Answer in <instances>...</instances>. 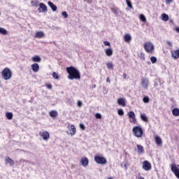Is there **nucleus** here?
I'll list each match as a JSON object with an SVG mask.
<instances>
[{"label": "nucleus", "mask_w": 179, "mask_h": 179, "mask_svg": "<svg viewBox=\"0 0 179 179\" xmlns=\"http://www.w3.org/2000/svg\"><path fill=\"white\" fill-rule=\"evenodd\" d=\"M166 44L167 45H169V47H173V43L171 42H170L169 41H166Z\"/></svg>", "instance_id": "45"}, {"label": "nucleus", "mask_w": 179, "mask_h": 179, "mask_svg": "<svg viewBox=\"0 0 179 179\" xmlns=\"http://www.w3.org/2000/svg\"><path fill=\"white\" fill-rule=\"evenodd\" d=\"M162 20L164 22H167L169 20V15L166 14V13H163L162 15Z\"/></svg>", "instance_id": "29"}, {"label": "nucleus", "mask_w": 179, "mask_h": 179, "mask_svg": "<svg viewBox=\"0 0 179 179\" xmlns=\"http://www.w3.org/2000/svg\"><path fill=\"white\" fill-rule=\"evenodd\" d=\"M31 68L33 72H38V71H40V65L37 63L31 64Z\"/></svg>", "instance_id": "13"}, {"label": "nucleus", "mask_w": 179, "mask_h": 179, "mask_svg": "<svg viewBox=\"0 0 179 179\" xmlns=\"http://www.w3.org/2000/svg\"><path fill=\"white\" fill-rule=\"evenodd\" d=\"M140 117H141V120H142V121H143L144 122H148V116H146V114L141 113Z\"/></svg>", "instance_id": "27"}, {"label": "nucleus", "mask_w": 179, "mask_h": 179, "mask_svg": "<svg viewBox=\"0 0 179 179\" xmlns=\"http://www.w3.org/2000/svg\"><path fill=\"white\" fill-rule=\"evenodd\" d=\"M52 76L54 79H57V80L58 79H59V76H58V74L56 72L52 73Z\"/></svg>", "instance_id": "37"}, {"label": "nucleus", "mask_w": 179, "mask_h": 179, "mask_svg": "<svg viewBox=\"0 0 179 179\" xmlns=\"http://www.w3.org/2000/svg\"><path fill=\"white\" fill-rule=\"evenodd\" d=\"M124 40L125 43H131V41L132 40V36H131V34H126L124 36Z\"/></svg>", "instance_id": "18"}, {"label": "nucleus", "mask_w": 179, "mask_h": 179, "mask_svg": "<svg viewBox=\"0 0 179 179\" xmlns=\"http://www.w3.org/2000/svg\"><path fill=\"white\" fill-rule=\"evenodd\" d=\"M6 164H9L10 167L15 164V161L13 159H10L9 157H6Z\"/></svg>", "instance_id": "15"}, {"label": "nucleus", "mask_w": 179, "mask_h": 179, "mask_svg": "<svg viewBox=\"0 0 179 179\" xmlns=\"http://www.w3.org/2000/svg\"><path fill=\"white\" fill-rule=\"evenodd\" d=\"M123 78H124V79H127V73L123 74Z\"/></svg>", "instance_id": "51"}, {"label": "nucleus", "mask_w": 179, "mask_h": 179, "mask_svg": "<svg viewBox=\"0 0 179 179\" xmlns=\"http://www.w3.org/2000/svg\"><path fill=\"white\" fill-rule=\"evenodd\" d=\"M104 45H106V47H111V43H110V42L105 41L103 42Z\"/></svg>", "instance_id": "40"}, {"label": "nucleus", "mask_w": 179, "mask_h": 179, "mask_svg": "<svg viewBox=\"0 0 179 179\" xmlns=\"http://www.w3.org/2000/svg\"><path fill=\"white\" fill-rule=\"evenodd\" d=\"M83 105V103L81 101H78L77 106L78 107L80 108Z\"/></svg>", "instance_id": "43"}, {"label": "nucleus", "mask_w": 179, "mask_h": 179, "mask_svg": "<svg viewBox=\"0 0 179 179\" xmlns=\"http://www.w3.org/2000/svg\"><path fill=\"white\" fill-rule=\"evenodd\" d=\"M117 114L118 115H120V117H122V115H124V110L118 109Z\"/></svg>", "instance_id": "36"}, {"label": "nucleus", "mask_w": 179, "mask_h": 179, "mask_svg": "<svg viewBox=\"0 0 179 179\" xmlns=\"http://www.w3.org/2000/svg\"><path fill=\"white\" fill-rule=\"evenodd\" d=\"M155 141L157 145H158V146H160V145H162V143H163V141H162V138H160V136H155Z\"/></svg>", "instance_id": "22"}, {"label": "nucleus", "mask_w": 179, "mask_h": 179, "mask_svg": "<svg viewBox=\"0 0 179 179\" xmlns=\"http://www.w3.org/2000/svg\"><path fill=\"white\" fill-rule=\"evenodd\" d=\"M144 50H145L146 52L148 54H151L155 50V45L152 42H146L144 44Z\"/></svg>", "instance_id": "5"}, {"label": "nucleus", "mask_w": 179, "mask_h": 179, "mask_svg": "<svg viewBox=\"0 0 179 179\" xmlns=\"http://www.w3.org/2000/svg\"><path fill=\"white\" fill-rule=\"evenodd\" d=\"M176 31H177V33H179V27H177L176 28H175Z\"/></svg>", "instance_id": "50"}, {"label": "nucleus", "mask_w": 179, "mask_h": 179, "mask_svg": "<svg viewBox=\"0 0 179 179\" xmlns=\"http://www.w3.org/2000/svg\"><path fill=\"white\" fill-rule=\"evenodd\" d=\"M117 104L119 106H122V107H125L127 106V103L125 102V99H124V98H119L117 99Z\"/></svg>", "instance_id": "14"}, {"label": "nucleus", "mask_w": 179, "mask_h": 179, "mask_svg": "<svg viewBox=\"0 0 179 179\" xmlns=\"http://www.w3.org/2000/svg\"><path fill=\"white\" fill-rule=\"evenodd\" d=\"M94 159L97 164H107V159L101 155H95Z\"/></svg>", "instance_id": "4"}, {"label": "nucleus", "mask_w": 179, "mask_h": 179, "mask_svg": "<svg viewBox=\"0 0 179 179\" xmlns=\"http://www.w3.org/2000/svg\"><path fill=\"white\" fill-rule=\"evenodd\" d=\"M0 34H3V36H6V34H8V30L5 29L3 27H0Z\"/></svg>", "instance_id": "30"}, {"label": "nucleus", "mask_w": 179, "mask_h": 179, "mask_svg": "<svg viewBox=\"0 0 179 179\" xmlns=\"http://www.w3.org/2000/svg\"><path fill=\"white\" fill-rule=\"evenodd\" d=\"M140 58H141V59H145V54L141 53L140 54Z\"/></svg>", "instance_id": "46"}, {"label": "nucleus", "mask_w": 179, "mask_h": 179, "mask_svg": "<svg viewBox=\"0 0 179 179\" xmlns=\"http://www.w3.org/2000/svg\"><path fill=\"white\" fill-rule=\"evenodd\" d=\"M95 118H96V120H101V114H100L99 113H96Z\"/></svg>", "instance_id": "38"}, {"label": "nucleus", "mask_w": 179, "mask_h": 179, "mask_svg": "<svg viewBox=\"0 0 179 179\" xmlns=\"http://www.w3.org/2000/svg\"><path fill=\"white\" fill-rule=\"evenodd\" d=\"M139 19H140V20H141V22H143V23H145L146 22V17H145V15H143V14H141L139 15Z\"/></svg>", "instance_id": "32"}, {"label": "nucleus", "mask_w": 179, "mask_h": 179, "mask_svg": "<svg viewBox=\"0 0 179 179\" xmlns=\"http://www.w3.org/2000/svg\"><path fill=\"white\" fill-rule=\"evenodd\" d=\"M128 116L129 118L130 119V122H132V124H136V117L135 116V113L134 111L129 112Z\"/></svg>", "instance_id": "8"}, {"label": "nucleus", "mask_w": 179, "mask_h": 179, "mask_svg": "<svg viewBox=\"0 0 179 179\" xmlns=\"http://www.w3.org/2000/svg\"><path fill=\"white\" fill-rule=\"evenodd\" d=\"M143 169L145 171H150L152 170V164L148 161H144L143 162Z\"/></svg>", "instance_id": "6"}, {"label": "nucleus", "mask_w": 179, "mask_h": 179, "mask_svg": "<svg viewBox=\"0 0 179 179\" xmlns=\"http://www.w3.org/2000/svg\"><path fill=\"white\" fill-rule=\"evenodd\" d=\"M1 75L4 80H9L12 78V71L9 68H6L2 71Z\"/></svg>", "instance_id": "3"}, {"label": "nucleus", "mask_w": 179, "mask_h": 179, "mask_svg": "<svg viewBox=\"0 0 179 179\" xmlns=\"http://www.w3.org/2000/svg\"><path fill=\"white\" fill-rule=\"evenodd\" d=\"M171 170L175 174L176 177L179 179V169L177 167V165L171 164Z\"/></svg>", "instance_id": "7"}, {"label": "nucleus", "mask_w": 179, "mask_h": 179, "mask_svg": "<svg viewBox=\"0 0 179 179\" xmlns=\"http://www.w3.org/2000/svg\"><path fill=\"white\" fill-rule=\"evenodd\" d=\"M0 15H1V13H0Z\"/></svg>", "instance_id": "54"}, {"label": "nucleus", "mask_w": 179, "mask_h": 179, "mask_svg": "<svg viewBox=\"0 0 179 179\" xmlns=\"http://www.w3.org/2000/svg\"><path fill=\"white\" fill-rule=\"evenodd\" d=\"M39 135L43 138V141H48L50 139V133L48 131L40 132Z\"/></svg>", "instance_id": "11"}, {"label": "nucleus", "mask_w": 179, "mask_h": 179, "mask_svg": "<svg viewBox=\"0 0 179 179\" xmlns=\"http://www.w3.org/2000/svg\"><path fill=\"white\" fill-rule=\"evenodd\" d=\"M138 179H145V178L140 176Z\"/></svg>", "instance_id": "53"}, {"label": "nucleus", "mask_w": 179, "mask_h": 179, "mask_svg": "<svg viewBox=\"0 0 179 179\" xmlns=\"http://www.w3.org/2000/svg\"><path fill=\"white\" fill-rule=\"evenodd\" d=\"M33 62H41V57L38 55H35L31 58Z\"/></svg>", "instance_id": "25"}, {"label": "nucleus", "mask_w": 179, "mask_h": 179, "mask_svg": "<svg viewBox=\"0 0 179 179\" xmlns=\"http://www.w3.org/2000/svg\"><path fill=\"white\" fill-rule=\"evenodd\" d=\"M48 5L50 6V8H51L53 12H57L58 8L57 7V6H55V4H54V3H52V1H48Z\"/></svg>", "instance_id": "16"}, {"label": "nucleus", "mask_w": 179, "mask_h": 179, "mask_svg": "<svg viewBox=\"0 0 179 179\" xmlns=\"http://www.w3.org/2000/svg\"><path fill=\"white\" fill-rule=\"evenodd\" d=\"M47 89L51 90L52 89V85L51 84H46Z\"/></svg>", "instance_id": "44"}, {"label": "nucleus", "mask_w": 179, "mask_h": 179, "mask_svg": "<svg viewBox=\"0 0 179 179\" xmlns=\"http://www.w3.org/2000/svg\"><path fill=\"white\" fill-rule=\"evenodd\" d=\"M126 3H127L128 8H130V9L134 8V7L132 6V2H131V0H126Z\"/></svg>", "instance_id": "33"}, {"label": "nucleus", "mask_w": 179, "mask_h": 179, "mask_svg": "<svg viewBox=\"0 0 179 179\" xmlns=\"http://www.w3.org/2000/svg\"><path fill=\"white\" fill-rule=\"evenodd\" d=\"M132 132L136 138H142L143 136V129L139 126L134 127Z\"/></svg>", "instance_id": "2"}, {"label": "nucleus", "mask_w": 179, "mask_h": 179, "mask_svg": "<svg viewBox=\"0 0 179 179\" xmlns=\"http://www.w3.org/2000/svg\"><path fill=\"white\" fill-rule=\"evenodd\" d=\"M6 117L7 120H12L13 118V113L12 112H6Z\"/></svg>", "instance_id": "28"}, {"label": "nucleus", "mask_w": 179, "mask_h": 179, "mask_svg": "<svg viewBox=\"0 0 179 179\" xmlns=\"http://www.w3.org/2000/svg\"><path fill=\"white\" fill-rule=\"evenodd\" d=\"M150 61H151L152 64H156V62H157V58H156V57H155V56H152L150 57Z\"/></svg>", "instance_id": "34"}, {"label": "nucleus", "mask_w": 179, "mask_h": 179, "mask_svg": "<svg viewBox=\"0 0 179 179\" xmlns=\"http://www.w3.org/2000/svg\"><path fill=\"white\" fill-rule=\"evenodd\" d=\"M172 114L174 115V117H178L179 116V109L178 108H174L172 110Z\"/></svg>", "instance_id": "26"}, {"label": "nucleus", "mask_w": 179, "mask_h": 179, "mask_svg": "<svg viewBox=\"0 0 179 179\" xmlns=\"http://www.w3.org/2000/svg\"><path fill=\"white\" fill-rule=\"evenodd\" d=\"M154 86H159V84L157 83V80L155 81Z\"/></svg>", "instance_id": "49"}, {"label": "nucleus", "mask_w": 179, "mask_h": 179, "mask_svg": "<svg viewBox=\"0 0 179 179\" xmlns=\"http://www.w3.org/2000/svg\"><path fill=\"white\" fill-rule=\"evenodd\" d=\"M150 100V99H149V96H145L143 98V103H149Z\"/></svg>", "instance_id": "35"}, {"label": "nucleus", "mask_w": 179, "mask_h": 179, "mask_svg": "<svg viewBox=\"0 0 179 179\" xmlns=\"http://www.w3.org/2000/svg\"><path fill=\"white\" fill-rule=\"evenodd\" d=\"M137 150L138 155L145 153V149L143 148V146L141 145H137Z\"/></svg>", "instance_id": "19"}, {"label": "nucleus", "mask_w": 179, "mask_h": 179, "mask_svg": "<svg viewBox=\"0 0 179 179\" xmlns=\"http://www.w3.org/2000/svg\"><path fill=\"white\" fill-rule=\"evenodd\" d=\"M39 13H46L48 9L47 6L44 3H39V8H38Z\"/></svg>", "instance_id": "9"}, {"label": "nucleus", "mask_w": 179, "mask_h": 179, "mask_svg": "<svg viewBox=\"0 0 179 179\" xmlns=\"http://www.w3.org/2000/svg\"><path fill=\"white\" fill-rule=\"evenodd\" d=\"M35 37L36 38H43V37H44V32H43V31H37L35 34Z\"/></svg>", "instance_id": "24"}, {"label": "nucleus", "mask_w": 179, "mask_h": 179, "mask_svg": "<svg viewBox=\"0 0 179 179\" xmlns=\"http://www.w3.org/2000/svg\"><path fill=\"white\" fill-rule=\"evenodd\" d=\"M66 71L69 74L68 79H69V80H73L74 79L78 80V79H80V72L75 66H71L66 67Z\"/></svg>", "instance_id": "1"}, {"label": "nucleus", "mask_w": 179, "mask_h": 179, "mask_svg": "<svg viewBox=\"0 0 179 179\" xmlns=\"http://www.w3.org/2000/svg\"><path fill=\"white\" fill-rule=\"evenodd\" d=\"M112 12H113L115 15H117V14H118V8H113V9H112Z\"/></svg>", "instance_id": "42"}, {"label": "nucleus", "mask_w": 179, "mask_h": 179, "mask_svg": "<svg viewBox=\"0 0 179 179\" xmlns=\"http://www.w3.org/2000/svg\"><path fill=\"white\" fill-rule=\"evenodd\" d=\"M49 115L50 117H51L52 118H56V117L58 116V112H57L56 110H51L49 113Z\"/></svg>", "instance_id": "23"}, {"label": "nucleus", "mask_w": 179, "mask_h": 179, "mask_svg": "<svg viewBox=\"0 0 179 179\" xmlns=\"http://www.w3.org/2000/svg\"><path fill=\"white\" fill-rule=\"evenodd\" d=\"M171 2H173V0H166V4L171 3Z\"/></svg>", "instance_id": "47"}, {"label": "nucleus", "mask_w": 179, "mask_h": 179, "mask_svg": "<svg viewBox=\"0 0 179 179\" xmlns=\"http://www.w3.org/2000/svg\"><path fill=\"white\" fill-rule=\"evenodd\" d=\"M79 127L80 129H83V131H85V129H86V127H85V124L83 123L80 124Z\"/></svg>", "instance_id": "41"}, {"label": "nucleus", "mask_w": 179, "mask_h": 179, "mask_svg": "<svg viewBox=\"0 0 179 179\" xmlns=\"http://www.w3.org/2000/svg\"><path fill=\"white\" fill-rule=\"evenodd\" d=\"M105 54L107 55V57H111V55L113 54V49L110 48H106L105 50Z\"/></svg>", "instance_id": "20"}, {"label": "nucleus", "mask_w": 179, "mask_h": 179, "mask_svg": "<svg viewBox=\"0 0 179 179\" xmlns=\"http://www.w3.org/2000/svg\"><path fill=\"white\" fill-rule=\"evenodd\" d=\"M80 163L83 167H87V166H89V159H87V157H83L80 160Z\"/></svg>", "instance_id": "12"}, {"label": "nucleus", "mask_w": 179, "mask_h": 179, "mask_svg": "<svg viewBox=\"0 0 179 179\" xmlns=\"http://www.w3.org/2000/svg\"><path fill=\"white\" fill-rule=\"evenodd\" d=\"M106 82H107V83H111V81L110 80V77H108L106 78Z\"/></svg>", "instance_id": "48"}, {"label": "nucleus", "mask_w": 179, "mask_h": 179, "mask_svg": "<svg viewBox=\"0 0 179 179\" xmlns=\"http://www.w3.org/2000/svg\"><path fill=\"white\" fill-rule=\"evenodd\" d=\"M171 55L174 59H178L179 58V49L175 50L174 52H171Z\"/></svg>", "instance_id": "21"}, {"label": "nucleus", "mask_w": 179, "mask_h": 179, "mask_svg": "<svg viewBox=\"0 0 179 179\" xmlns=\"http://www.w3.org/2000/svg\"><path fill=\"white\" fill-rule=\"evenodd\" d=\"M124 169H125V170H127V169H128V166H127V164H124Z\"/></svg>", "instance_id": "52"}, {"label": "nucleus", "mask_w": 179, "mask_h": 179, "mask_svg": "<svg viewBox=\"0 0 179 179\" xmlns=\"http://www.w3.org/2000/svg\"><path fill=\"white\" fill-rule=\"evenodd\" d=\"M141 86L143 89H148L149 86V80L148 78H143L141 79Z\"/></svg>", "instance_id": "10"}, {"label": "nucleus", "mask_w": 179, "mask_h": 179, "mask_svg": "<svg viewBox=\"0 0 179 179\" xmlns=\"http://www.w3.org/2000/svg\"><path fill=\"white\" fill-rule=\"evenodd\" d=\"M106 66L108 69H110V70L114 69V64H113V63L111 62L106 63Z\"/></svg>", "instance_id": "31"}, {"label": "nucleus", "mask_w": 179, "mask_h": 179, "mask_svg": "<svg viewBox=\"0 0 179 179\" xmlns=\"http://www.w3.org/2000/svg\"><path fill=\"white\" fill-rule=\"evenodd\" d=\"M62 15L64 17V19H66V17H68V13H66V11H63L62 13Z\"/></svg>", "instance_id": "39"}, {"label": "nucleus", "mask_w": 179, "mask_h": 179, "mask_svg": "<svg viewBox=\"0 0 179 179\" xmlns=\"http://www.w3.org/2000/svg\"><path fill=\"white\" fill-rule=\"evenodd\" d=\"M69 131L71 136H73L75 134H76V127H75V125L71 124L69 127Z\"/></svg>", "instance_id": "17"}]
</instances>
